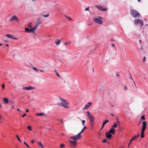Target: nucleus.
<instances>
[{"instance_id": "nucleus-31", "label": "nucleus", "mask_w": 148, "mask_h": 148, "mask_svg": "<svg viewBox=\"0 0 148 148\" xmlns=\"http://www.w3.org/2000/svg\"><path fill=\"white\" fill-rule=\"evenodd\" d=\"M16 138H17L18 140L20 141V142H21V140L19 137V136H18V135H16Z\"/></svg>"}, {"instance_id": "nucleus-51", "label": "nucleus", "mask_w": 148, "mask_h": 148, "mask_svg": "<svg viewBox=\"0 0 148 148\" xmlns=\"http://www.w3.org/2000/svg\"><path fill=\"white\" fill-rule=\"evenodd\" d=\"M111 45H112V46L113 47H114L115 46L114 44V43L112 44Z\"/></svg>"}, {"instance_id": "nucleus-47", "label": "nucleus", "mask_w": 148, "mask_h": 148, "mask_svg": "<svg viewBox=\"0 0 148 148\" xmlns=\"http://www.w3.org/2000/svg\"><path fill=\"white\" fill-rule=\"evenodd\" d=\"M56 75H57V76L58 77H60V76L59 74H58V73L57 72H56Z\"/></svg>"}, {"instance_id": "nucleus-53", "label": "nucleus", "mask_w": 148, "mask_h": 148, "mask_svg": "<svg viewBox=\"0 0 148 148\" xmlns=\"http://www.w3.org/2000/svg\"><path fill=\"white\" fill-rule=\"evenodd\" d=\"M40 72H44V71H44L42 70H40Z\"/></svg>"}, {"instance_id": "nucleus-39", "label": "nucleus", "mask_w": 148, "mask_h": 148, "mask_svg": "<svg viewBox=\"0 0 148 148\" xmlns=\"http://www.w3.org/2000/svg\"><path fill=\"white\" fill-rule=\"evenodd\" d=\"M67 19H68L69 20H70V21H72V19L70 17H69V16H67Z\"/></svg>"}, {"instance_id": "nucleus-14", "label": "nucleus", "mask_w": 148, "mask_h": 148, "mask_svg": "<svg viewBox=\"0 0 148 148\" xmlns=\"http://www.w3.org/2000/svg\"><path fill=\"white\" fill-rule=\"evenodd\" d=\"M25 31L27 33L32 32L31 30V28L30 29L28 28H25Z\"/></svg>"}, {"instance_id": "nucleus-28", "label": "nucleus", "mask_w": 148, "mask_h": 148, "mask_svg": "<svg viewBox=\"0 0 148 148\" xmlns=\"http://www.w3.org/2000/svg\"><path fill=\"white\" fill-rule=\"evenodd\" d=\"M133 140L132 139L130 140V142H129V144L128 145V147H129L130 146V145L131 144Z\"/></svg>"}, {"instance_id": "nucleus-49", "label": "nucleus", "mask_w": 148, "mask_h": 148, "mask_svg": "<svg viewBox=\"0 0 148 148\" xmlns=\"http://www.w3.org/2000/svg\"><path fill=\"white\" fill-rule=\"evenodd\" d=\"M68 44V42H65L64 44V45H67Z\"/></svg>"}, {"instance_id": "nucleus-32", "label": "nucleus", "mask_w": 148, "mask_h": 148, "mask_svg": "<svg viewBox=\"0 0 148 148\" xmlns=\"http://www.w3.org/2000/svg\"><path fill=\"white\" fill-rule=\"evenodd\" d=\"M27 147L29 148V145L27 144V143L25 142H24L23 143Z\"/></svg>"}, {"instance_id": "nucleus-10", "label": "nucleus", "mask_w": 148, "mask_h": 148, "mask_svg": "<svg viewBox=\"0 0 148 148\" xmlns=\"http://www.w3.org/2000/svg\"><path fill=\"white\" fill-rule=\"evenodd\" d=\"M35 88V87L31 86H29L28 87H23L22 88V89L24 90H32L34 89Z\"/></svg>"}, {"instance_id": "nucleus-58", "label": "nucleus", "mask_w": 148, "mask_h": 148, "mask_svg": "<svg viewBox=\"0 0 148 148\" xmlns=\"http://www.w3.org/2000/svg\"><path fill=\"white\" fill-rule=\"evenodd\" d=\"M118 148H123V147L122 146L119 147Z\"/></svg>"}, {"instance_id": "nucleus-59", "label": "nucleus", "mask_w": 148, "mask_h": 148, "mask_svg": "<svg viewBox=\"0 0 148 148\" xmlns=\"http://www.w3.org/2000/svg\"><path fill=\"white\" fill-rule=\"evenodd\" d=\"M143 47H141L140 48V50H143Z\"/></svg>"}, {"instance_id": "nucleus-52", "label": "nucleus", "mask_w": 148, "mask_h": 148, "mask_svg": "<svg viewBox=\"0 0 148 148\" xmlns=\"http://www.w3.org/2000/svg\"><path fill=\"white\" fill-rule=\"evenodd\" d=\"M36 36L38 38L40 39V37L39 36Z\"/></svg>"}, {"instance_id": "nucleus-41", "label": "nucleus", "mask_w": 148, "mask_h": 148, "mask_svg": "<svg viewBox=\"0 0 148 148\" xmlns=\"http://www.w3.org/2000/svg\"><path fill=\"white\" fill-rule=\"evenodd\" d=\"M85 11H87L88 10L89 11V7H88L87 8H85Z\"/></svg>"}, {"instance_id": "nucleus-55", "label": "nucleus", "mask_w": 148, "mask_h": 148, "mask_svg": "<svg viewBox=\"0 0 148 148\" xmlns=\"http://www.w3.org/2000/svg\"><path fill=\"white\" fill-rule=\"evenodd\" d=\"M31 24H32L31 23H29V25H28V27H29L31 25Z\"/></svg>"}, {"instance_id": "nucleus-35", "label": "nucleus", "mask_w": 148, "mask_h": 148, "mask_svg": "<svg viewBox=\"0 0 148 148\" xmlns=\"http://www.w3.org/2000/svg\"><path fill=\"white\" fill-rule=\"evenodd\" d=\"M49 16V14H47V15H43V16L45 17H47Z\"/></svg>"}, {"instance_id": "nucleus-22", "label": "nucleus", "mask_w": 148, "mask_h": 148, "mask_svg": "<svg viewBox=\"0 0 148 148\" xmlns=\"http://www.w3.org/2000/svg\"><path fill=\"white\" fill-rule=\"evenodd\" d=\"M38 144L39 145H40L41 148H43V145L40 142H39L38 143Z\"/></svg>"}, {"instance_id": "nucleus-43", "label": "nucleus", "mask_w": 148, "mask_h": 148, "mask_svg": "<svg viewBox=\"0 0 148 148\" xmlns=\"http://www.w3.org/2000/svg\"><path fill=\"white\" fill-rule=\"evenodd\" d=\"M124 89L125 90H126L127 89V87L126 86H125L124 87Z\"/></svg>"}, {"instance_id": "nucleus-6", "label": "nucleus", "mask_w": 148, "mask_h": 148, "mask_svg": "<svg viewBox=\"0 0 148 148\" xmlns=\"http://www.w3.org/2000/svg\"><path fill=\"white\" fill-rule=\"evenodd\" d=\"M81 135L79 134H78L76 135L71 137V138L73 139L74 140L76 141L78 140L81 138Z\"/></svg>"}, {"instance_id": "nucleus-40", "label": "nucleus", "mask_w": 148, "mask_h": 148, "mask_svg": "<svg viewBox=\"0 0 148 148\" xmlns=\"http://www.w3.org/2000/svg\"><path fill=\"white\" fill-rule=\"evenodd\" d=\"M145 59H146L145 57V56L143 58V62H145Z\"/></svg>"}, {"instance_id": "nucleus-46", "label": "nucleus", "mask_w": 148, "mask_h": 148, "mask_svg": "<svg viewBox=\"0 0 148 148\" xmlns=\"http://www.w3.org/2000/svg\"><path fill=\"white\" fill-rule=\"evenodd\" d=\"M98 18H99V19H102V18L100 16H98Z\"/></svg>"}, {"instance_id": "nucleus-1", "label": "nucleus", "mask_w": 148, "mask_h": 148, "mask_svg": "<svg viewBox=\"0 0 148 148\" xmlns=\"http://www.w3.org/2000/svg\"><path fill=\"white\" fill-rule=\"evenodd\" d=\"M59 98L61 102L58 103L57 105L59 106H62L66 108H69L68 105L69 103L66 100L63 99L61 97H60Z\"/></svg>"}, {"instance_id": "nucleus-27", "label": "nucleus", "mask_w": 148, "mask_h": 148, "mask_svg": "<svg viewBox=\"0 0 148 148\" xmlns=\"http://www.w3.org/2000/svg\"><path fill=\"white\" fill-rule=\"evenodd\" d=\"M130 79H132L133 81V83H134V85L135 86H136V84H135V82H134V81H133V80L132 79V77L131 76V75H130Z\"/></svg>"}, {"instance_id": "nucleus-48", "label": "nucleus", "mask_w": 148, "mask_h": 148, "mask_svg": "<svg viewBox=\"0 0 148 148\" xmlns=\"http://www.w3.org/2000/svg\"><path fill=\"white\" fill-rule=\"evenodd\" d=\"M26 115V114L25 113V114H24L22 116V117H24V116H25Z\"/></svg>"}, {"instance_id": "nucleus-21", "label": "nucleus", "mask_w": 148, "mask_h": 148, "mask_svg": "<svg viewBox=\"0 0 148 148\" xmlns=\"http://www.w3.org/2000/svg\"><path fill=\"white\" fill-rule=\"evenodd\" d=\"M3 100L4 101V102L5 103H8V100L7 98H4L3 99Z\"/></svg>"}, {"instance_id": "nucleus-7", "label": "nucleus", "mask_w": 148, "mask_h": 148, "mask_svg": "<svg viewBox=\"0 0 148 148\" xmlns=\"http://www.w3.org/2000/svg\"><path fill=\"white\" fill-rule=\"evenodd\" d=\"M93 20L96 23L100 25L102 24V21L97 17H95L93 18Z\"/></svg>"}, {"instance_id": "nucleus-23", "label": "nucleus", "mask_w": 148, "mask_h": 148, "mask_svg": "<svg viewBox=\"0 0 148 148\" xmlns=\"http://www.w3.org/2000/svg\"><path fill=\"white\" fill-rule=\"evenodd\" d=\"M60 40H59L58 41H55V43L57 45H58L60 43Z\"/></svg>"}, {"instance_id": "nucleus-11", "label": "nucleus", "mask_w": 148, "mask_h": 148, "mask_svg": "<svg viewBox=\"0 0 148 148\" xmlns=\"http://www.w3.org/2000/svg\"><path fill=\"white\" fill-rule=\"evenodd\" d=\"M92 103V102H88L87 104L85 105V107L83 108V109L85 110L89 108Z\"/></svg>"}, {"instance_id": "nucleus-34", "label": "nucleus", "mask_w": 148, "mask_h": 148, "mask_svg": "<svg viewBox=\"0 0 148 148\" xmlns=\"http://www.w3.org/2000/svg\"><path fill=\"white\" fill-rule=\"evenodd\" d=\"M137 138V137L136 136V135H135L133 137L132 139L133 140H136Z\"/></svg>"}, {"instance_id": "nucleus-60", "label": "nucleus", "mask_w": 148, "mask_h": 148, "mask_svg": "<svg viewBox=\"0 0 148 148\" xmlns=\"http://www.w3.org/2000/svg\"><path fill=\"white\" fill-rule=\"evenodd\" d=\"M139 136V134H138L137 135H136V136L137 137V138L138 136Z\"/></svg>"}, {"instance_id": "nucleus-30", "label": "nucleus", "mask_w": 148, "mask_h": 148, "mask_svg": "<svg viewBox=\"0 0 148 148\" xmlns=\"http://www.w3.org/2000/svg\"><path fill=\"white\" fill-rule=\"evenodd\" d=\"M146 129L145 128L142 127L141 132L144 133Z\"/></svg>"}, {"instance_id": "nucleus-61", "label": "nucleus", "mask_w": 148, "mask_h": 148, "mask_svg": "<svg viewBox=\"0 0 148 148\" xmlns=\"http://www.w3.org/2000/svg\"><path fill=\"white\" fill-rule=\"evenodd\" d=\"M116 75L117 76H119V75L117 73H116Z\"/></svg>"}, {"instance_id": "nucleus-45", "label": "nucleus", "mask_w": 148, "mask_h": 148, "mask_svg": "<svg viewBox=\"0 0 148 148\" xmlns=\"http://www.w3.org/2000/svg\"><path fill=\"white\" fill-rule=\"evenodd\" d=\"M2 88L4 89L5 88V85L4 84H2Z\"/></svg>"}, {"instance_id": "nucleus-54", "label": "nucleus", "mask_w": 148, "mask_h": 148, "mask_svg": "<svg viewBox=\"0 0 148 148\" xmlns=\"http://www.w3.org/2000/svg\"><path fill=\"white\" fill-rule=\"evenodd\" d=\"M86 126H84V128L82 129L83 130H84L86 128Z\"/></svg>"}, {"instance_id": "nucleus-20", "label": "nucleus", "mask_w": 148, "mask_h": 148, "mask_svg": "<svg viewBox=\"0 0 148 148\" xmlns=\"http://www.w3.org/2000/svg\"><path fill=\"white\" fill-rule=\"evenodd\" d=\"M42 17V16H40V17H39L37 19V21H38V22H37V23H38V24H40V22H39L38 21H40Z\"/></svg>"}, {"instance_id": "nucleus-4", "label": "nucleus", "mask_w": 148, "mask_h": 148, "mask_svg": "<svg viewBox=\"0 0 148 148\" xmlns=\"http://www.w3.org/2000/svg\"><path fill=\"white\" fill-rule=\"evenodd\" d=\"M95 7L97 8L99 10L101 11H107V9L106 8H103V7L100 5H95Z\"/></svg>"}, {"instance_id": "nucleus-15", "label": "nucleus", "mask_w": 148, "mask_h": 148, "mask_svg": "<svg viewBox=\"0 0 148 148\" xmlns=\"http://www.w3.org/2000/svg\"><path fill=\"white\" fill-rule=\"evenodd\" d=\"M109 121L108 120H105L103 122V124H102V127H101V130L103 128V127H104V126L105 125V124L109 122Z\"/></svg>"}, {"instance_id": "nucleus-63", "label": "nucleus", "mask_w": 148, "mask_h": 148, "mask_svg": "<svg viewBox=\"0 0 148 148\" xmlns=\"http://www.w3.org/2000/svg\"><path fill=\"white\" fill-rule=\"evenodd\" d=\"M17 111H20V110L19 109H17Z\"/></svg>"}, {"instance_id": "nucleus-29", "label": "nucleus", "mask_w": 148, "mask_h": 148, "mask_svg": "<svg viewBox=\"0 0 148 148\" xmlns=\"http://www.w3.org/2000/svg\"><path fill=\"white\" fill-rule=\"evenodd\" d=\"M117 125L116 123H114L112 126V128H116L117 127Z\"/></svg>"}, {"instance_id": "nucleus-57", "label": "nucleus", "mask_w": 148, "mask_h": 148, "mask_svg": "<svg viewBox=\"0 0 148 148\" xmlns=\"http://www.w3.org/2000/svg\"><path fill=\"white\" fill-rule=\"evenodd\" d=\"M34 140H32L31 141V143H34Z\"/></svg>"}, {"instance_id": "nucleus-2", "label": "nucleus", "mask_w": 148, "mask_h": 148, "mask_svg": "<svg viewBox=\"0 0 148 148\" xmlns=\"http://www.w3.org/2000/svg\"><path fill=\"white\" fill-rule=\"evenodd\" d=\"M130 14L134 18H139L140 17V15L139 13L135 10H132L131 11Z\"/></svg>"}, {"instance_id": "nucleus-36", "label": "nucleus", "mask_w": 148, "mask_h": 148, "mask_svg": "<svg viewBox=\"0 0 148 148\" xmlns=\"http://www.w3.org/2000/svg\"><path fill=\"white\" fill-rule=\"evenodd\" d=\"M102 142L103 143H106L107 142V140L106 139H104L102 141Z\"/></svg>"}, {"instance_id": "nucleus-24", "label": "nucleus", "mask_w": 148, "mask_h": 148, "mask_svg": "<svg viewBox=\"0 0 148 148\" xmlns=\"http://www.w3.org/2000/svg\"><path fill=\"white\" fill-rule=\"evenodd\" d=\"M144 132H141V138H143L144 137Z\"/></svg>"}, {"instance_id": "nucleus-33", "label": "nucleus", "mask_w": 148, "mask_h": 148, "mask_svg": "<svg viewBox=\"0 0 148 148\" xmlns=\"http://www.w3.org/2000/svg\"><path fill=\"white\" fill-rule=\"evenodd\" d=\"M85 122V120H83L82 121V125L83 126H84Z\"/></svg>"}, {"instance_id": "nucleus-16", "label": "nucleus", "mask_w": 148, "mask_h": 148, "mask_svg": "<svg viewBox=\"0 0 148 148\" xmlns=\"http://www.w3.org/2000/svg\"><path fill=\"white\" fill-rule=\"evenodd\" d=\"M70 142L72 146L74 147L77 145V143L75 141H74L72 140H70Z\"/></svg>"}, {"instance_id": "nucleus-56", "label": "nucleus", "mask_w": 148, "mask_h": 148, "mask_svg": "<svg viewBox=\"0 0 148 148\" xmlns=\"http://www.w3.org/2000/svg\"><path fill=\"white\" fill-rule=\"evenodd\" d=\"M25 112H29V110L28 109H27L26 110Z\"/></svg>"}, {"instance_id": "nucleus-9", "label": "nucleus", "mask_w": 148, "mask_h": 148, "mask_svg": "<svg viewBox=\"0 0 148 148\" xmlns=\"http://www.w3.org/2000/svg\"><path fill=\"white\" fill-rule=\"evenodd\" d=\"M105 135L106 137L110 140L112 137V135L109 132H106L105 133Z\"/></svg>"}, {"instance_id": "nucleus-62", "label": "nucleus", "mask_w": 148, "mask_h": 148, "mask_svg": "<svg viewBox=\"0 0 148 148\" xmlns=\"http://www.w3.org/2000/svg\"><path fill=\"white\" fill-rule=\"evenodd\" d=\"M139 42L140 43H141V40H140L139 41Z\"/></svg>"}, {"instance_id": "nucleus-38", "label": "nucleus", "mask_w": 148, "mask_h": 148, "mask_svg": "<svg viewBox=\"0 0 148 148\" xmlns=\"http://www.w3.org/2000/svg\"><path fill=\"white\" fill-rule=\"evenodd\" d=\"M141 119L143 120H144L145 119V116H142L141 117Z\"/></svg>"}, {"instance_id": "nucleus-3", "label": "nucleus", "mask_w": 148, "mask_h": 148, "mask_svg": "<svg viewBox=\"0 0 148 148\" xmlns=\"http://www.w3.org/2000/svg\"><path fill=\"white\" fill-rule=\"evenodd\" d=\"M87 116L89 119L90 122L95 121V117L91 115L89 111L87 112Z\"/></svg>"}, {"instance_id": "nucleus-26", "label": "nucleus", "mask_w": 148, "mask_h": 148, "mask_svg": "<svg viewBox=\"0 0 148 148\" xmlns=\"http://www.w3.org/2000/svg\"><path fill=\"white\" fill-rule=\"evenodd\" d=\"M27 128L30 130H32V129H31V126L30 125H29L27 126Z\"/></svg>"}, {"instance_id": "nucleus-37", "label": "nucleus", "mask_w": 148, "mask_h": 148, "mask_svg": "<svg viewBox=\"0 0 148 148\" xmlns=\"http://www.w3.org/2000/svg\"><path fill=\"white\" fill-rule=\"evenodd\" d=\"M58 120L60 121V122L62 123L63 121V120L62 119H59Z\"/></svg>"}, {"instance_id": "nucleus-8", "label": "nucleus", "mask_w": 148, "mask_h": 148, "mask_svg": "<svg viewBox=\"0 0 148 148\" xmlns=\"http://www.w3.org/2000/svg\"><path fill=\"white\" fill-rule=\"evenodd\" d=\"M16 21L17 22H18L19 20L17 17L15 15H13L10 19L9 21L10 22H12L14 21Z\"/></svg>"}, {"instance_id": "nucleus-13", "label": "nucleus", "mask_w": 148, "mask_h": 148, "mask_svg": "<svg viewBox=\"0 0 148 148\" xmlns=\"http://www.w3.org/2000/svg\"><path fill=\"white\" fill-rule=\"evenodd\" d=\"M109 132L111 134H114L115 133V131L113 128H111L110 129L109 131Z\"/></svg>"}, {"instance_id": "nucleus-5", "label": "nucleus", "mask_w": 148, "mask_h": 148, "mask_svg": "<svg viewBox=\"0 0 148 148\" xmlns=\"http://www.w3.org/2000/svg\"><path fill=\"white\" fill-rule=\"evenodd\" d=\"M134 23L135 25L140 24L141 26L140 27H142L143 25V23L140 19H136L134 20Z\"/></svg>"}, {"instance_id": "nucleus-17", "label": "nucleus", "mask_w": 148, "mask_h": 148, "mask_svg": "<svg viewBox=\"0 0 148 148\" xmlns=\"http://www.w3.org/2000/svg\"><path fill=\"white\" fill-rule=\"evenodd\" d=\"M142 127L146 128L147 127V123L146 121H144L142 123Z\"/></svg>"}, {"instance_id": "nucleus-12", "label": "nucleus", "mask_w": 148, "mask_h": 148, "mask_svg": "<svg viewBox=\"0 0 148 148\" xmlns=\"http://www.w3.org/2000/svg\"><path fill=\"white\" fill-rule=\"evenodd\" d=\"M6 36L9 38H11L13 39L16 40H17V39L14 36L11 34H7Z\"/></svg>"}, {"instance_id": "nucleus-44", "label": "nucleus", "mask_w": 148, "mask_h": 148, "mask_svg": "<svg viewBox=\"0 0 148 148\" xmlns=\"http://www.w3.org/2000/svg\"><path fill=\"white\" fill-rule=\"evenodd\" d=\"M83 131L84 130L82 129L81 132L78 134H79L80 135V134L83 132Z\"/></svg>"}, {"instance_id": "nucleus-50", "label": "nucleus", "mask_w": 148, "mask_h": 148, "mask_svg": "<svg viewBox=\"0 0 148 148\" xmlns=\"http://www.w3.org/2000/svg\"><path fill=\"white\" fill-rule=\"evenodd\" d=\"M33 69L35 70H38V69L36 68L35 67H33Z\"/></svg>"}, {"instance_id": "nucleus-64", "label": "nucleus", "mask_w": 148, "mask_h": 148, "mask_svg": "<svg viewBox=\"0 0 148 148\" xmlns=\"http://www.w3.org/2000/svg\"><path fill=\"white\" fill-rule=\"evenodd\" d=\"M110 40L112 41H114V40L113 39H111Z\"/></svg>"}, {"instance_id": "nucleus-25", "label": "nucleus", "mask_w": 148, "mask_h": 148, "mask_svg": "<svg viewBox=\"0 0 148 148\" xmlns=\"http://www.w3.org/2000/svg\"><path fill=\"white\" fill-rule=\"evenodd\" d=\"M44 114L43 113H39L37 114V115L38 116H42Z\"/></svg>"}, {"instance_id": "nucleus-18", "label": "nucleus", "mask_w": 148, "mask_h": 148, "mask_svg": "<svg viewBox=\"0 0 148 148\" xmlns=\"http://www.w3.org/2000/svg\"><path fill=\"white\" fill-rule=\"evenodd\" d=\"M94 121L90 122V126L92 128V129L93 128V127H94Z\"/></svg>"}, {"instance_id": "nucleus-19", "label": "nucleus", "mask_w": 148, "mask_h": 148, "mask_svg": "<svg viewBox=\"0 0 148 148\" xmlns=\"http://www.w3.org/2000/svg\"><path fill=\"white\" fill-rule=\"evenodd\" d=\"M38 25H36L35 26H34L33 27L31 28V30L32 32H34V31L36 29V27H37Z\"/></svg>"}, {"instance_id": "nucleus-42", "label": "nucleus", "mask_w": 148, "mask_h": 148, "mask_svg": "<svg viewBox=\"0 0 148 148\" xmlns=\"http://www.w3.org/2000/svg\"><path fill=\"white\" fill-rule=\"evenodd\" d=\"M64 146V145L63 144H61L60 145V147L62 148V147H63Z\"/></svg>"}]
</instances>
